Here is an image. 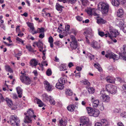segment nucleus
Returning <instances> with one entry per match:
<instances>
[{"label":"nucleus","instance_id":"nucleus-52","mask_svg":"<svg viewBox=\"0 0 126 126\" xmlns=\"http://www.w3.org/2000/svg\"><path fill=\"white\" fill-rule=\"evenodd\" d=\"M44 37V33L40 34L39 36V37L41 38H43Z\"/></svg>","mask_w":126,"mask_h":126},{"label":"nucleus","instance_id":"nucleus-60","mask_svg":"<svg viewBox=\"0 0 126 126\" xmlns=\"http://www.w3.org/2000/svg\"><path fill=\"white\" fill-rule=\"evenodd\" d=\"M80 73H76V77L78 78H79L80 77Z\"/></svg>","mask_w":126,"mask_h":126},{"label":"nucleus","instance_id":"nucleus-27","mask_svg":"<svg viewBox=\"0 0 126 126\" xmlns=\"http://www.w3.org/2000/svg\"><path fill=\"white\" fill-rule=\"evenodd\" d=\"M75 108L73 105H70L67 107V109L69 111L71 112L73 111L74 110Z\"/></svg>","mask_w":126,"mask_h":126},{"label":"nucleus","instance_id":"nucleus-33","mask_svg":"<svg viewBox=\"0 0 126 126\" xmlns=\"http://www.w3.org/2000/svg\"><path fill=\"white\" fill-rule=\"evenodd\" d=\"M28 26L32 30V31H33L34 30V27L33 26V24L32 23H27Z\"/></svg>","mask_w":126,"mask_h":126},{"label":"nucleus","instance_id":"nucleus-21","mask_svg":"<svg viewBox=\"0 0 126 126\" xmlns=\"http://www.w3.org/2000/svg\"><path fill=\"white\" fill-rule=\"evenodd\" d=\"M56 87L57 88L59 89L62 90L64 86L63 84L59 82L56 83Z\"/></svg>","mask_w":126,"mask_h":126},{"label":"nucleus","instance_id":"nucleus-15","mask_svg":"<svg viewBox=\"0 0 126 126\" xmlns=\"http://www.w3.org/2000/svg\"><path fill=\"white\" fill-rule=\"evenodd\" d=\"M105 79L108 82L110 83H114L115 80V78L110 76L107 77Z\"/></svg>","mask_w":126,"mask_h":126},{"label":"nucleus","instance_id":"nucleus-20","mask_svg":"<svg viewBox=\"0 0 126 126\" xmlns=\"http://www.w3.org/2000/svg\"><path fill=\"white\" fill-rule=\"evenodd\" d=\"M17 93L18 94V96L21 98L22 97V90L21 88L19 87L16 88Z\"/></svg>","mask_w":126,"mask_h":126},{"label":"nucleus","instance_id":"nucleus-32","mask_svg":"<svg viewBox=\"0 0 126 126\" xmlns=\"http://www.w3.org/2000/svg\"><path fill=\"white\" fill-rule=\"evenodd\" d=\"M106 22V20L102 18H99L97 19V22L98 24L104 23Z\"/></svg>","mask_w":126,"mask_h":126},{"label":"nucleus","instance_id":"nucleus-17","mask_svg":"<svg viewBox=\"0 0 126 126\" xmlns=\"http://www.w3.org/2000/svg\"><path fill=\"white\" fill-rule=\"evenodd\" d=\"M38 62L35 59H33L30 62V64L32 67H36L37 65Z\"/></svg>","mask_w":126,"mask_h":126},{"label":"nucleus","instance_id":"nucleus-12","mask_svg":"<svg viewBox=\"0 0 126 126\" xmlns=\"http://www.w3.org/2000/svg\"><path fill=\"white\" fill-rule=\"evenodd\" d=\"M44 84L45 89L48 91H51L52 90V85H51L47 81H44Z\"/></svg>","mask_w":126,"mask_h":126},{"label":"nucleus","instance_id":"nucleus-56","mask_svg":"<svg viewBox=\"0 0 126 126\" xmlns=\"http://www.w3.org/2000/svg\"><path fill=\"white\" fill-rule=\"evenodd\" d=\"M119 111H120L116 108L115 109L113 110V112L115 113H119Z\"/></svg>","mask_w":126,"mask_h":126},{"label":"nucleus","instance_id":"nucleus-49","mask_svg":"<svg viewBox=\"0 0 126 126\" xmlns=\"http://www.w3.org/2000/svg\"><path fill=\"white\" fill-rule=\"evenodd\" d=\"M76 18L77 20L79 21H82V17L79 16H77L76 17Z\"/></svg>","mask_w":126,"mask_h":126},{"label":"nucleus","instance_id":"nucleus-48","mask_svg":"<svg viewBox=\"0 0 126 126\" xmlns=\"http://www.w3.org/2000/svg\"><path fill=\"white\" fill-rule=\"evenodd\" d=\"M4 100V98L3 97L2 94H0V102H2Z\"/></svg>","mask_w":126,"mask_h":126},{"label":"nucleus","instance_id":"nucleus-58","mask_svg":"<svg viewBox=\"0 0 126 126\" xmlns=\"http://www.w3.org/2000/svg\"><path fill=\"white\" fill-rule=\"evenodd\" d=\"M87 37H89L88 36H87L85 37L86 39V43H87L88 44H90V42L89 41V40L88 38Z\"/></svg>","mask_w":126,"mask_h":126},{"label":"nucleus","instance_id":"nucleus-61","mask_svg":"<svg viewBox=\"0 0 126 126\" xmlns=\"http://www.w3.org/2000/svg\"><path fill=\"white\" fill-rule=\"evenodd\" d=\"M113 68L112 66H110L108 68V69L111 71H113Z\"/></svg>","mask_w":126,"mask_h":126},{"label":"nucleus","instance_id":"nucleus-55","mask_svg":"<svg viewBox=\"0 0 126 126\" xmlns=\"http://www.w3.org/2000/svg\"><path fill=\"white\" fill-rule=\"evenodd\" d=\"M94 66L96 68H99L100 66V65L99 64L97 63H95L94 64Z\"/></svg>","mask_w":126,"mask_h":126},{"label":"nucleus","instance_id":"nucleus-51","mask_svg":"<svg viewBox=\"0 0 126 126\" xmlns=\"http://www.w3.org/2000/svg\"><path fill=\"white\" fill-rule=\"evenodd\" d=\"M120 3H121L122 4H124L126 2V0H118Z\"/></svg>","mask_w":126,"mask_h":126},{"label":"nucleus","instance_id":"nucleus-25","mask_svg":"<svg viewBox=\"0 0 126 126\" xmlns=\"http://www.w3.org/2000/svg\"><path fill=\"white\" fill-rule=\"evenodd\" d=\"M111 3L113 5L116 6H119L120 4L118 0H112Z\"/></svg>","mask_w":126,"mask_h":126},{"label":"nucleus","instance_id":"nucleus-47","mask_svg":"<svg viewBox=\"0 0 126 126\" xmlns=\"http://www.w3.org/2000/svg\"><path fill=\"white\" fill-rule=\"evenodd\" d=\"M48 41L50 43H53V39L52 36H50L49 38Z\"/></svg>","mask_w":126,"mask_h":126},{"label":"nucleus","instance_id":"nucleus-11","mask_svg":"<svg viewBox=\"0 0 126 126\" xmlns=\"http://www.w3.org/2000/svg\"><path fill=\"white\" fill-rule=\"evenodd\" d=\"M87 13L90 15H93L95 16H97V18L99 17L98 16L99 15L96 13V11L94 8H90L88 9Z\"/></svg>","mask_w":126,"mask_h":126},{"label":"nucleus","instance_id":"nucleus-24","mask_svg":"<svg viewBox=\"0 0 126 126\" xmlns=\"http://www.w3.org/2000/svg\"><path fill=\"white\" fill-rule=\"evenodd\" d=\"M63 8V6L61 5L58 3H56V8L57 10L62 12L63 10L62 8Z\"/></svg>","mask_w":126,"mask_h":126},{"label":"nucleus","instance_id":"nucleus-16","mask_svg":"<svg viewBox=\"0 0 126 126\" xmlns=\"http://www.w3.org/2000/svg\"><path fill=\"white\" fill-rule=\"evenodd\" d=\"M92 101L93 102V105L94 107H97L99 104V101L98 100H94V98L92 99Z\"/></svg>","mask_w":126,"mask_h":126},{"label":"nucleus","instance_id":"nucleus-4","mask_svg":"<svg viewBox=\"0 0 126 126\" xmlns=\"http://www.w3.org/2000/svg\"><path fill=\"white\" fill-rule=\"evenodd\" d=\"M10 121L13 126H18L19 125L20 120L16 115L11 116L10 117Z\"/></svg>","mask_w":126,"mask_h":126},{"label":"nucleus","instance_id":"nucleus-45","mask_svg":"<svg viewBox=\"0 0 126 126\" xmlns=\"http://www.w3.org/2000/svg\"><path fill=\"white\" fill-rule=\"evenodd\" d=\"M120 116L126 118V112H124L121 113Z\"/></svg>","mask_w":126,"mask_h":126},{"label":"nucleus","instance_id":"nucleus-34","mask_svg":"<svg viewBox=\"0 0 126 126\" xmlns=\"http://www.w3.org/2000/svg\"><path fill=\"white\" fill-rule=\"evenodd\" d=\"M65 93L67 95L71 96L72 95L73 92L71 90L67 89L65 92Z\"/></svg>","mask_w":126,"mask_h":126},{"label":"nucleus","instance_id":"nucleus-44","mask_svg":"<svg viewBox=\"0 0 126 126\" xmlns=\"http://www.w3.org/2000/svg\"><path fill=\"white\" fill-rule=\"evenodd\" d=\"M48 100H49V102L51 104L54 105L55 104V102L54 100L51 97Z\"/></svg>","mask_w":126,"mask_h":126},{"label":"nucleus","instance_id":"nucleus-3","mask_svg":"<svg viewBox=\"0 0 126 126\" xmlns=\"http://www.w3.org/2000/svg\"><path fill=\"white\" fill-rule=\"evenodd\" d=\"M34 113V111L31 109L28 110L27 113H25L24 115H26L24 118V122L26 123H31L32 121L31 119Z\"/></svg>","mask_w":126,"mask_h":126},{"label":"nucleus","instance_id":"nucleus-14","mask_svg":"<svg viewBox=\"0 0 126 126\" xmlns=\"http://www.w3.org/2000/svg\"><path fill=\"white\" fill-rule=\"evenodd\" d=\"M34 102L38 104V106L40 107L45 106L44 104L40 100L37 98H35L34 100Z\"/></svg>","mask_w":126,"mask_h":126},{"label":"nucleus","instance_id":"nucleus-31","mask_svg":"<svg viewBox=\"0 0 126 126\" xmlns=\"http://www.w3.org/2000/svg\"><path fill=\"white\" fill-rule=\"evenodd\" d=\"M118 25L122 28V27L124 25V21L123 20L120 19L118 20Z\"/></svg>","mask_w":126,"mask_h":126},{"label":"nucleus","instance_id":"nucleus-23","mask_svg":"<svg viewBox=\"0 0 126 126\" xmlns=\"http://www.w3.org/2000/svg\"><path fill=\"white\" fill-rule=\"evenodd\" d=\"M58 81L61 83L63 85L67 81V79L66 78L61 77L60 79L58 80Z\"/></svg>","mask_w":126,"mask_h":126},{"label":"nucleus","instance_id":"nucleus-7","mask_svg":"<svg viewBox=\"0 0 126 126\" xmlns=\"http://www.w3.org/2000/svg\"><path fill=\"white\" fill-rule=\"evenodd\" d=\"M89 119L88 118L85 116L82 117L80 118L79 125L82 126H89Z\"/></svg>","mask_w":126,"mask_h":126},{"label":"nucleus","instance_id":"nucleus-2","mask_svg":"<svg viewBox=\"0 0 126 126\" xmlns=\"http://www.w3.org/2000/svg\"><path fill=\"white\" fill-rule=\"evenodd\" d=\"M109 7L107 3L101 2L98 5V9L100 10L103 15H106L108 12Z\"/></svg>","mask_w":126,"mask_h":126},{"label":"nucleus","instance_id":"nucleus-35","mask_svg":"<svg viewBox=\"0 0 126 126\" xmlns=\"http://www.w3.org/2000/svg\"><path fill=\"white\" fill-rule=\"evenodd\" d=\"M81 82H82L84 84L88 86H89L90 85V82H88V80L86 79H84L83 80H82Z\"/></svg>","mask_w":126,"mask_h":126},{"label":"nucleus","instance_id":"nucleus-1","mask_svg":"<svg viewBox=\"0 0 126 126\" xmlns=\"http://www.w3.org/2000/svg\"><path fill=\"white\" fill-rule=\"evenodd\" d=\"M98 34L101 37H103L104 35H105V37H107L108 35L109 37L112 38L114 37H116V36L119 35V33L116 30H110V33L108 32L107 33H106L105 34L103 32L98 31Z\"/></svg>","mask_w":126,"mask_h":126},{"label":"nucleus","instance_id":"nucleus-38","mask_svg":"<svg viewBox=\"0 0 126 126\" xmlns=\"http://www.w3.org/2000/svg\"><path fill=\"white\" fill-rule=\"evenodd\" d=\"M88 91L90 94H93L94 92V89L92 87H90L88 88Z\"/></svg>","mask_w":126,"mask_h":126},{"label":"nucleus","instance_id":"nucleus-42","mask_svg":"<svg viewBox=\"0 0 126 126\" xmlns=\"http://www.w3.org/2000/svg\"><path fill=\"white\" fill-rule=\"evenodd\" d=\"M6 70L8 71L9 72L12 73L13 72V71L11 68L9 66H6Z\"/></svg>","mask_w":126,"mask_h":126},{"label":"nucleus","instance_id":"nucleus-29","mask_svg":"<svg viewBox=\"0 0 126 126\" xmlns=\"http://www.w3.org/2000/svg\"><path fill=\"white\" fill-rule=\"evenodd\" d=\"M101 122L102 125L105 126H107L108 124L106 120L105 119L101 120Z\"/></svg>","mask_w":126,"mask_h":126},{"label":"nucleus","instance_id":"nucleus-46","mask_svg":"<svg viewBox=\"0 0 126 126\" xmlns=\"http://www.w3.org/2000/svg\"><path fill=\"white\" fill-rule=\"evenodd\" d=\"M123 53L124 54H126V45H124L123 46Z\"/></svg>","mask_w":126,"mask_h":126},{"label":"nucleus","instance_id":"nucleus-62","mask_svg":"<svg viewBox=\"0 0 126 126\" xmlns=\"http://www.w3.org/2000/svg\"><path fill=\"white\" fill-rule=\"evenodd\" d=\"M73 66V64L72 63L70 62L68 64V66L69 68L71 67L72 66Z\"/></svg>","mask_w":126,"mask_h":126},{"label":"nucleus","instance_id":"nucleus-13","mask_svg":"<svg viewBox=\"0 0 126 126\" xmlns=\"http://www.w3.org/2000/svg\"><path fill=\"white\" fill-rule=\"evenodd\" d=\"M91 45L92 47L95 49H99V45L98 43L95 41H93L91 43Z\"/></svg>","mask_w":126,"mask_h":126},{"label":"nucleus","instance_id":"nucleus-37","mask_svg":"<svg viewBox=\"0 0 126 126\" xmlns=\"http://www.w3.org/2000/svg\"><path fill=\"white\" fill-rule=\"evenodd\" d=\"M35 43L38 47L40 48H42L43 44L41 41H39L38 42H35Z\"/></svg>","mask_w":126,"mask_h":126},{"label":"nucleus","instance_id":"nucleus-22","mask_svg":"<svg viewBox=\"0 0 126 126\" xmlns=\"http://www.w3.org/2000/svg\"><path fill=\"white\" fill-rule=\"evenodd\" d=\"M66 121L64 120L63 121L62 119L59 121V124L58 125L59 126H65L67 124Z\"/></svg>","mask_w":126,"mask_h":126},{"label":"nucleus","instance_id":"nucleus-5","mask_svg":"<svg viewBox=\"0 0 126 126\" xmlns=\"http://www.w3.org/2000/svg\"><path fill=\"white\" fill-rule=\"evenodd\" d=\"M106 90L109 93L114 94L117 92V87L116 86L111 85L109 84L106 87Z\"/></svg>","mask_w":126,"mask_h":126},{"label":"nucleus","instance_id":"nucleus-10","mask_svg":"<svg viewBox=\"0 0 126 126\" xmlns=\"http://www.w3.org/2000/svg\"><path fill=\"white\" fill-rule=\"evenodd\" d=\"M105 56L108 58L109 57L110 59H113L114 60H117L119 59L118 56L113 52L109 53L107 54H106Z\"/></svg>","mask_w":126,"mask_h":126},{"label":"nucleus","instance_id":"nucleus-43","mask_svg":"<svg viewBox=\"0 0 126 126\" xmlns=\"http://www.w3.org/2000/svg\"><path fill=\"white\" fill-rule=\"evenodd\" d=\"M52 74L51 70L50 69H48L47 70L46 72L47 75L48 76L51 75Z\"/></svg>","mask_w":126,"mask_h":126},{"label":"nucleus","instance_id":"nucleus-26","mask_svg":"<svg viewBox=\"0 0 126 126\" xmlns=\"http://www.w3.org/2000/svg\"><path fill=\"white\" fill-rule=\"evenodd\" d=\"M86 109L88 113L91 116V114L93 113L92 112H93L94 109L90 107H87Z\"/></svg>","mask_w":126,"mask_h":126},{"label":"nucleus","instance_id":"nucleus-19","mask_svg":"<svg viewBox=\"0 0 126 126\" xmlns=\"http://www.w3.org/2000/svg\"><path fill=\"white\" fill-rule=\"evenodd\" d=\"M124 12L122 8H121L117 11V15L118 17H122L123 16Z\"/></svg>","mask_w":126,"mask_h":126},{"label":"nucleus","instance_id":"nucleus-18","mask_svg":"<svg viewBox=\"0 0 126 126\" xmlns=\"http://www.w3.org/2000/svg\"><path fill=\"white\" fill-rule=\"evenodd\" d=\"M93 113L91 114V116H93L96 117L98 116L99 113V111L97 109H94Z\"/></svg>","mask_w":126,"mask_h":126},{"label":"nucleus","instance_id":"nucleus-9","mask_svg":"<svg viewBox=\"0 0 126 126\" xmlns=\"http://www.w3.org/2000/svg\"><path fill=\"white\" fill-rule=\"evenodd\" d=\"M99 96L100 99L103 102H108L110 100V97L107 95L101 94Z\"/></svg>","mask_w":126,"mask_h":126},{"label":"nucleus","instance_id":"nucleus-30","mask_svg":"<svg viewBox=\"0 0 126 126\" xmlns=\"http://www.w3.org/2000/svg\"><path fill=\"white\" fill-rule=\"evenodd\" d=\"M5 100L6 101V102L7 103L8 105L10 107L12 106L13 105V102L11 100L6 98L5 99Z\"/></svg>","mask_w":126,"mask_h":126},{"label":"nucleus","instance_id":"nucleus-57","mask_svg":"<svg viewBox=\"0 0 126 126\" xmlns=\"http://www.w3.org/2000/svg\"><path fill=\"white\" fill-rule=\"evenodd\" d=\"M76 69L79 71H80L81 70L82 68L79 66H77L76 68Z\"/></svg>","mask_w":126,"mask_h":126},{"label":"nucleus","instance_id":"nucleus-8","mask_svg":"<svg viewBox=\"0 0 126 126\" xmlns=\"http://www.w3.org/2000/svg\"><path fill=\"white\" fill-rule=\"evenodd\" d=\"M70 37L71 39L72 42H71L70 46L72 49H76L78 47L77 41L76 40L75 37L72 35H71Z\"/></svg>","mask_w":126,"mask_h":126},{"label":"nucleus","instance_id":"nucleus-41","mask_svg":"<svg viewBox=\"0 0 126 126\" xmlns=\"http://www.w3.org/2000/svg\"><path fill=\"white\" fill-rule=\"evenodd\" d=\"M26 48L30 51H33V49L32 48V47L30 45L26 46Z\"/></svg>","mask_w":126,"mask_h":126},{"label":"nucleus","instance_id":"nucleus-59","mask_svg":"<svg viewBox=\"0 0 126 126\" xmlns=\"http://www.w3.org/2000/svg\"><path fill=\"white\" fill-rule=\"evenodd\" d=\"M121 29H122L123 32L124 33H126V26L123 27Z\"/></svg>","mask_w":126,"mask_h":126},{"label":"nucleus","instance_id":"nucleus-53","mask_svg":"<svg viewBox=\"0 0 126 126\" xmlns=\"http://www.w3.org/2000/svg\"><path fill=\"white\" fill-rule=\"evenodd\" d=\"M67 1L68 2H69V3H75V2L76 1V0H67Z\"/></svg>","mask_w":126,"mask_h":126},{"label":"nucleus","instance_id":"nucleus-6","mask_svg":"<svg viewBox=\"0 0 126 126\" xmlns=\"http://www.w3.org/2000/svg\"><path fill=\"white\" fill-rule=\"evenodd\" d=\"M20 79L22 83L27 85H30L32 82L29 77L26 76H21Z\"/></svg>","mask_w":126,"mask_h":126},{"label":"nucleus","instance_id":"nucleus-39","mask_svg":"<svg viewBox=\"0 0 126 126\" xmlns=\"http://www.w3.org/2000/svg\"><path fill=\"white\" fill-rule=\"evenodd\" d=\"M44 29L43 28H38L37 30V31L38 33H44Z\"/></svg>","mask_w":126,"mask_h":126},{"label":"nucleus","instance_id":"nucleus-54","mask_svg":"<svg viewBox=\"0 0 126 126\" xmlns=\"http://www.w3.org/2000/svg\"><path fill=\"white\" fill-rule=\"evenodd\" d=\"M101 123L99 122H97L95 123V126H102Z\"/></svg>","mask_w":126,"mask_h":126},{"label":"nucleus","instance_id":"nucleus-36","mask_svg":"<svg viewBox=\"0 0 126 126\" xmlns=\"http://www.w3.org/2000/svg\"><path fill=\"white\" fill-rule=\"evenodd\" d=\"M42 96L44 98V99H45L48 100L51 97L50 96H48L46 94H44L42 95Z\"/></svg>","mask_w":126,"mask_h":126},{"label":"nucleus","instance_id":"nucleus-63","mask_svg":"<svg viewBox=\"0 0 126 126\" xmlns=\"http://www.w3.org/2000/svg\"><path fill=\"white\" fill-rule=\"evenodd\" d=\"M122 88L123 90H126V84H124L122 86Z\"/></svg>","mask_w":126,"mask_h":126},{"label":"nucleus","instance_id":"nucleus-40","mask_svg":"<svg viewBox=\"0 0 126 126\" xmlns=\"http://www.w3.org/2000/svg\"><path fill=\"white\" fill-rule=\"evenodd\" d=\"M91 30L90 29H89L88 30H87L86 31H85L84 32V34L87 35L91 34Z\"/></svg>","mask_w":126,"mask_h":126},{"label":"nucleus","instance_id":"nucleus-28","mask_svg":"<svg viewBox=\"0 0 126 126\" xmlns=\"http://www.w3.org/2000/svg\"><path fill=\"white\" fill-rule=\"evenodd\" d=\"M67 69V67L66 66L65 64H63L60 66V70L61 71L65 70Z\"/></svg>","mask_w":126,"mask_h":126},{"label":"nucleus","instance_id":"nucleus-50","mask_svg":"<svg viewBox=\"0 0 126 126\" xmlns=\"http://www.w3.org/2000/svg\"><path fill=\"white\" fill-rule=\"evenodd\" d=\"M70 27V26L69 25H67L65 26V30L66 31H68L69 30Z\"/></svg>","mask_w":126,"mask_h":126},{"label":"nucleus","instance_id":"nucleus-64","mask_svg":"<svg viewBox=\"0 0 126 126\" xmlns=\"http://www.w3.org/2000/svg\"><path fill=\"white\" fill-rule=\"evenodd\" d=\"M118 126H124L122 122H120L117 123Z\"/></svg>","mask_w":126,"mask_h":126}]
</instances>
